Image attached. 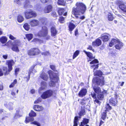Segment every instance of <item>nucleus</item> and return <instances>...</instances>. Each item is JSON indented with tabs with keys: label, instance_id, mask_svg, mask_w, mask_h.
I'll return each mask as SVG.
<instances>
[{
	"label": "nucleus",
	"instance_id": "46",
	"mask_svg": "<svg viewBox=\"0 0 126 126\" xmlns=\"http://www.w3.org/2000/svg\"><path fill=\"white\" fill-rule=\"evenodd\" d=\"M98 63V61L96 59H94L90 63V64H94L96 63Z\"/></svg>",
	"mask_w": 126,
	"mask_h": 126
},
{
	"label": "nucleus",
	"instance_id": "9",
	"mask_svg": "<svg viewBox=\"0 0 126 126\" xmlns=\"http://www.w3.org/2000/svg\"><path fill=\"white\" fill-rule=\"evenodd\" d=\"M15 63L14 62L13 60H9L6 61V64L8 66V71L9 72L12 70V66Z\"/></svg>",
	"mask_w": 126,
	"mask_h": 126
},
{
	"label": "nucleus",
	"instance_id": "23",
	"mask_svg": "<svg viewBox=\"0 0 126 126\" xmlns=\"http://www.w3.org/2000/svg\"><path fill=\"white\" fill-rule=\"evenodd\" d=\"M115 94H114V99H112L111 102V105H112L113 106H115L116 105L115 104H116L117 103V101L116 100V99L117 98V95L116 93H115Z\"/></svg>",
	"mask_w": 126,
	"mask_h": 126
},
{
	"label": "nucleus",
	"instance_id": "52",
	"mask_svg": "<svg viewBox=\"0 0 126 126\" xmlns=\"http://www.w3.org/2000/svg\"><path fill=\"white\" fill-rule=\"evenodd\" d=\"M41 99L39 98L36 100L34 102V104H37L41 102Z\"/></svg>",
	"mask_w": 126,
	"mask_h": 126
},
{
	"label": "nucleus",
	"instance_id": "10",
	"mask_svg": "<svg viewBox=\"0 0 126 126\" xmlns=\"http://www.w3.org/2000/svg\"><path fill=\"white\" fill-rule=\"evenodd\" d=\"M41 87L39 88L38 92L39 93H41L42 91L44 90L47 86L46 82L44 81H42L41 83Z\"/></svg>",
	"mask_w": 126,
	"mask_h": 126
},
{
	"label": "nucleus",
	"instance_id": "5",
	"mask_svg": "<svg viewBox=\"0 0 126 126\" xmlns=\"http://www.w3.org/2000/svg\"><path fill=\"white\" fill-rule=\"evenodd\" d=\"M25 17L27 19H29L36 16L35 12L31 10H26L24 12Z\"/></svg>",
	"mask_w": 126,
	"mask_h": 126
},
{
	"label": "nucleus",
	"instance_id": "8",
	"mask_svg": "<svg viewBox=\"0 0 126 126\" xmlns=\"http://www.w3.org/2000/svg\"><path fill=\"white\" fill-rule=\"evenodd\" d=\"M40 51L37 48H32L28 51V53L30 55H35L38 54Z\"/></svg>",
	"mask_w": 126,
	"mask_h": 126
},
{
	"label": "nucleus",
	"instance_id": "44",
	"mask_svg": "<svg viewBox=\"0 0 126 126\" xmlns=\"http://www.w3.org/2000/svg\"><path fill=\"white\" fill-rule=\"evenodd\" d=\"M41 2L43 3H50L51 1V0H40Z\"/></svg>",
	"mask_w": 126,
	"mask_h": 126
},
{
	"label": "nucleus",
	"instance_id": "17",
	"mask_svg": "<svg viewBox=\"0 0 126 126\" xmlns=\"http://www.w3.org/2000/svg\"><path fill=\"white\" fill-rule=\"evenodd\" d=\"M89 122L88 119L86 118L84 119L82 122L81 123L80 126H89L88 125H87Z\"/></svg>",
	"mask_w": 126,
	"mask_h": 126
},
{
	"label": "nucleus",
	"instance_id": "21",
	"mask_svg": "<svg viewBox=\"0 0 126 126\" xmlns=\"http://www.w3.org/2000/svg\"><path fill=\"white\" fill-rule=\"evenodd\" d=\"M119 7L123 12L126 13V5L124 3H121L119 5Z\"/></svg>",
	"mask_w": 126,
	"mask_h": 126
},
{
	"label": "nucleus",
	"instance_id": "34",
	"mask_svg": "<svg viewBox=\"0 0 126 126\" xmlns=\"http://www.w3.org/2000/svg\"><path fill=\"white\" fill-rule=\"evenodd\" d=\"M26 37L29 41L31 40L32 38L33 35L32 34H27L26 35Z\"/></svg>",
	"mask_w": 126,
	"mask_h": 126
},
{
	"label": "nucleus",
	"instance_id": "41",
	"mask_svg": "<svg viewBox=\"0 0 126 126\" xmlns=\"http://www.w3.org/2000/svg\"><path fill=\"white\" fill-rule=\"evenodd\" d=\"M97 98L99 100H102L103 98L104 95L102 94H98L97 95Z\"/></svg>",
	"mask_w": 126,
	"mask_h": 126
},
{
	"label": "nucleus",
	"instance_id": "62",
	"mask_svg": "<svg viewBox=\"0 0 126 126\" xmlns=\"http://www.w3.org/2000/svg\"><path fill=\"white\" fill-rule=\"evenodd\" d=\"M91 94L92 97L94 98H95L96 97V95L95 93H92Z\"/></svg>",
	"mask_w": 126,
	"mask_h": 126
},
{
	"label": "nucleus",
	"instance_id": "50",
	"mask_svg": "<svg viewBox=\"0 0 126 126\" xmlns=\"http://www.w3.org/2000/svg\"><path fill=\"white\" fill-rule=\"evenodd\" d=\"M98 64H94L91 66V68H94V69L96 68H97L98 67Z\"/></svg>",
	"mask_w": 126,
	"mask_h": 126
},
{
	"label": "nucleus",
	"instance_id": "20",
	"mask_svg": "<svg viewBox=\"0 0 126 126\" xmlns=\"http://www.w3.org/2000/svg\"><path fill=\"white\" fill-rule=\"evenodd\" d=\"M83 52L87 55V56L89 58V61H91V59H94L95 58L93 56V54L90 52H87L85 50L83 51Z\"/></svg>",
	"mask_w": 126,
	"mask_h": 126
},
{
	"label": "nucleus",
	"instance_id": "55",
	"mask_svg": "<svg viewBox=\"0 0 126 126\" xmlns=\"http://www.w3.org/2000/svg\"><path fill=\"white\" fill-rule=\"evenodd\" d=\"M9 37L10 39L12 40H14L16 39V38L11 34L10 35Z\"/></svg>",
	"mask_w": 126,
	"mask_h": 126
},
{
	"label": "nucleus",
	"instance_id": "13",
	"mask_svg": "<svg viewBox=\"0 0 126 126\" xmlns=\"http://www.w3.org/2000/svg\"><path fill=\"white\" fill-rule=\"evenodd\" d=\"M124 46L123 43L122 42L118 41L116 44L115 46L116 49L118 50H120Z\"/></svg>",
	"mask_w": 126,
	"mask_h": 126
},
{
	"label": "nucleus",
	"instance_id": "11",
	"mask_svg": "<svg viewBox=\"0 0 126 126\" xmlns=\"http://www.w3.org/2000/svg\"><path fill=\"white\" fill-rule=\"evenodd\" d=\"M101 43V40L97 38L92 42V45L94 47H97L100 46Z\"/></svg>",
	"mask_w": 126,
	"mask_h": 126
},
{
	"label": "nucleus",
	"instance_id": "12",
	"mask_svg": "<svg viewBox=\"0 0 126 126\" xmlns=\"http://www.w3.org/2000/svg\"><path fill=\"white\" fill-rule=\"evenodd\" d=\"M39 21L36 19H33L31 20L29 24L32 27L37 26L39 24Z\"/></svg>",
	"mask_w": 126,
	"mask_h": 126
},
{
	"label": "nucleus",
	"instance_id": "59",
	"mask_svg": "<svg viewBox=\"0 0 126 126\" xmlns=\"http://www.w3.org/2000/svg\"><path fill=\"white\" fill-rule=\"evenodd\" d=\"M3 75L2 69L0 68V76H2Z\"/></svg>",
	"mask_w": 126,
	"mask_h": 126
},
{
	"label": "nucleus",
	"instance_id": "53",
	"mask_svg": "<svg viewBox=\"0 0 126 126\" xmlns=\"http://www.w3.org/2000/svg\"><path fill=\"white\" fill-rule=\"evenodd\" d=\"M33 41L35 42H38L41 43L42 42V41L37 38H35L33 40Z\"/></svg>",
	"mask_w": 126,
	"mask_h": 126
},
{
	"label": "nucleus",
	"instance_id": "54",
	"mask_svg": "<svg viewBox=\"0 0 126 126\" xmlns=\"http://www.w3.org/2000/svg\"><path fill=\"white\" fill-rule=\"evenodd\" d=\"M22 116L21 115H20L19 114L17 113H16L14 116V118L16 119L17 118L20 117Z\"/></svg>",
	"mask_w": 126,
	"mask_h": 126
},
{
	"label": "nucleus",
	"instance_id": "16",
	"mask_svg": "<svg viewBox=\"0 0 126 126\" xmlns=\"http://www.w3.org/2000/svg\"><path fill=\"white\" fill-rule=\"evenodd\" d=\"M40 77L42 79L46 81H47L48 79L47 75L43 72L40 74Z\"/></svg>",
	"mask_w": 126,
	"mask_h": 126
},
{
	"label": "nucleus",
	"instance_id": "58",
	"mask_svg": "<svg viewBox=\"0 0 126 126\" xmlns=\"http://www.w3.org/2000/svg\"><path fill=\"white\" fill-rule=\"evenodd\" d=\"M19 69L18 68H16V69H15V74H16V75L17 74V72L19 71Z\"/></svg>",
	"mask_w": 126,
	"mask_h": 126
},
{
	"label": "nucleus",
	"instance_id": "38",
	"mask_svg": "<svg viewBox=\"0 0 126 126\" xmlns=\"http://www.w3.org/2000/svg\"><path fill=\"white\" fill-rule=\"evenodd\" d=\"M79 51L78 50H76L74 53L73 56V59H74L79 54Z\"/></svg>",
	"mask_w": 126,
	"mask_h": 126
},
{
	"label": "nucleus",
	"instance_id": "51",
	"mask_svg": "<svg viewBox=\"0 0 126 126\" xmlns=\"http://www.w3.org/2000/svg\"><path fill=\"white\" fill-rule=\"evenodd\" d=\"M101 118L103 120H104L106 117V114L105 112H103L102 113Z\"/></svg>",
	"mask_w": 126,
	"mask_h": 126
},
{
	"label": "nucleus",
	"instance_id": "29",
	"mask_svg": "<svg viewBox=\"0 0 126 126\" xmlns=\"http://www.w3.org/2000/svg\"><path fill=\"white\" fill-rule=\"evenodd\" d=\"M75 25L73 23H70L69 25V28L70 31H72L75 28Z\"/></svg>",
	"mask_w": 126,
	"mask_h": 126
},
{
	"label": "nucleus",
	"instance_id": "40",
	"mask_svg": "<svg viewBox=\"0 0 126 126\" xmlns=\"http://www.w3.org/2000/svg\"><path fill=\"white\" fill-rule=\"evenodd\" d=\"M17 81L16 79L14 80L13 82L9 86V87L10 88L13 87L15 86V85Z\"/></svg>",
	"mask_w": 126,
	"mask_h": 126
},
{
	"label": "nucleus",
	"instance_id": "6",
	"mask_svg": "<svg viewBox=\"0 0 126 126\" xmlns=\"http://www.w3.org/2000/svg\"><path fill=\"white\" fill-rule=\"evenodd\" d=\"M20 42L18 40H16L14 41L12 48V50L14 51L18 52L19 51L18 46L20 45Z\"/></svg>",
	"mask_w": 126,
	"mask_h": 126
},
{
	"label": "nucleus",
	"instance_id": "56",
	"mask_svg": "<svg viewBox=\"0 0 126 126\" xmlns=\"http://www.w3.org/2000/svg\"><path fill=\"white\" fill-rule=\"evenodd\" d=\"M50 67L51 69L55 71V68L54 66L53 65H50Z\"/></svg>",
	"mask_w": 126,
	"mask_h": 126
},
{
	"label": "nucleus",
	"instance_id": "60",
	"mask_svg": "<svg viewBox=\"0 0 126 126\" xmlns=\"http://www.w3.org/2000/svg\"><path fill=\"white\" fill-rule=\"evenodd\" d=\"M94 103L95 104L96 103H97L98 104H100V102L98 101L97 99H96L94 101Z\"/></svg>",
	"mask_w": 126,
	"mask_h": 126
},
{
	"label": "nucleus",
	"instance_id": "31",
	"mask_svg": "<svg viewBox=\"0 0 126 126\" xmlns=\"http://www.w3.org/2000/svg\"><path fill=\"white\" fill-rule=\"evenodd\" d=\"M119 40L117 39V40L113 39L111 41V47H112L113 45H114L115 44L117 43L118 42V41H119Z\"/></svg>",
	"mask_w": 126,
	"mask_h": 126
},
{
	"label": "nucleus",
	"instance_id": "15",
	"mask_svg": "<svg viewBox=\"0 0 126 126\" xmlns=\"http://www.w3.org/2000/svg\"><path fill=\"white\" fill-rule=\"evenodd\" d=\"M87 92V91L86 89L85 88L82 89L79 93V96L80 97H82L86 94Z\"/></svg>",
	"mask_w": 126,
	"mask_h": 126
},
{
	"label": "nucleus",
	"instance_id": "48",
	"mask_svg": "<svg viewBox=\"0 0 126 126\" xmlns=\"http://www.w3.org/2000/svg\"><path fill=\"white\" fill-rule=\"evenodd\" d=\"M88 102V100H82L81 102V104L84 105H86Z\"/></svg>",
	"mask_w": 126,
	"mask_h": 126
},
{
	"label": "nucleus",
	"instance_id": "39",
	"mask_svg": "<svg viewBox=\"0 0 126 126\" xmlns=\"http://www.w3.org/2000/svg\"><path fill=\"white\" fill-rule=\"evenodd\" d=\"M64 11V10L63 8H60L58 11V13L60 15L63 14Z\"/></svg>",
	"mask_w": 126,
	"mask_h": 126
},
{
	"label": "nucleus",
	"instance_id": "45",
	"mask_svg": "<svg viewBox=\"0 0 126 126\" xmlns=\"http://www.w3.org/2000/svg\"><path fill=\"white\" fill-rule=\"evenodd\" d=\"M3 69L4 71H5L6 72L4 73L5 75H7L8 74V72H9L8 71V70H7V68L6 67H3Z\"/></svg>",
	"mask_w": 126,
	"mask_h": 126
},
{
	"label": "nucleus",
	"instance_id": "18",
	"mask_svg": "<svg viewBox=\"0 0 126 126\" xmlns=\"http://www.w3.org/2000/svg\"><path fill=\"white\" fill-rule=\"evenodd\" d=\"M51 35L52 36H55L57 33V31L55 28L54 27H52L51 28Z\"/></svg>",
	"mask_w": 126,
	"mask_h": 126
},
{
	"label": "nucleus",
	"instance_id": "7",
	"mask_svg": "<svg viewBox=\"0 0 126 126\" xmlns=\"http://www.w3.org/2000/svg\"><path fill=\"white\" fill-rule=\"evenodd\" d=\"M53 94V91L51 90H47L43 93L41 96V97L45 99L51 96Z\"/></svg>",
	"mask_w": 126,
	"mask_h": 126
},
{
	"label": "nucleus",
	"instance_id": "25",
	"mask_svg": "<svg viewBox=\"0 0 126 126\" xmlns=\"http://www.w3.org/2000/svg\"><path fill=\"white\" fill-rule=\"evenodd\" d=\"M7 38L6 36H3L0 38V42L2 44L6 42L7 41Z\"/></svg>",
	"mask_w": 126,
	"mask_h": 126
},
{
	"label": "nucleus",
	"instance_id": "35",
	"mask_svg": "<svg viewBox=\"0 0 126 126\" xmlns=\"http://www.w3.org/2000/svg\"><path fill=\"white\" fill-rule=\"evenodd\" d=\"M105 108L106 109L105 110L106 112H107V111H109L110 110V104L109 103H107L106 106Z\"/></svg>",
	"mask_w": 126,
	"mask_h": 126
},
{
	"label": "nucleus",
	"instance_id": "2",
	"mask_svg": "<svg viewBox=\"0 0 126 126\" xmlns=\"http://www.w3.org/2000/svg\"><path fill=\"white\" fill-rule=\"evenodd\" d=\"M48 31L47 28L44 26L42 27L41 30L37 34H35L36 36L39 37L44 38L47 40L50 39V36L48 34Z\"/></svg>",
	"mask_w": 126,
	"mask_h": 126
},
{
	"label": "nucleus",
	"instance_id": "32",
	"mask_svg": "<svg viewBox=\"0 0 126 126\" xmlns=\"http://www.w3.org/2000/svg\"><path fill=\"white\" fill-rule=\"evenodd\" d=\"M68 1H71V2L73 0H67ZM65 2L64 0H58V3L59 5H63L64 4Z\"/></svg>",
	"mask_w": 126,
	"mask_h": 126
},
{
	"label": "nucleus",
	"instance_id": "26",
	"mask_svg": "<svg viewBox=\"0 0 126 126\" xmlns=\"http://www.w3.org/2000/svg\"><path fill=\"white\" fill-rule=\"evenodd\" d=\"M93 89L95 93L99 94L101 92L100 88L98 86H95L93 87Z\"/></svg>",
	"mask_w": 126,
	"mask_h": 126
},
{
	"label": "nucleus",
	"instance_id": "19",
	"mask_svg": "<svg viewBox=\"0 0 126 126\" xmlns=\"http://www.w3.org/2000/svg\"><path fill=\"white\" fill-rule=\"evenodd\" d=\"M33 108L35 110L38 111L42 110L43 109L42 106L37 105L34 106Z\"/></svg>",
	"mask_w": 126,
	"mask_h": 126
},
{
	"label": "nucleus",
	"instance_id": "57",
	"mask_svg": "<svg viewBox=\"0 0 126 126\" xmlns=\"http://www.w3.org/2000/svg\"><path fill=\"white\" fill-rule=\"evenodd\" d=\"M87 49L90 50H92L93 52H94V50L93 49L92 47L91 46H89Z\"/></svg>",
	"mask_w": 126,
	"mask_h": 126
},
{
	"label": "nucleus",
	"instance_id": "47",
	"mask_svg": "<svg viewBox=\"0 0 126 126\" xmlns=\"http://www.w3.org/2000/svg\"><path fill=\"white\" fill-rule=\"evenodd\" d=\"M31 124L36 125L37 126H40V124L37 122L34 121L31 123Z\"/></svg>",
	"mask_w": 126,
	"mask_h": 126
},
{
	"label": "nucleus",
	"instance_id": "14",
	"mask_svg": "<svg viewBox=\"0 0 126 126\" xmlns=\"http://www.w3.org/2000/svg\"><path fill=\"white\" fill-rule=\"evenodd\" d=\"M52 6L51 5H48L45 7L44 11L45 13H48L52 11Z\"/></svg>",
	"mask_w": 126,
	"mask_h": 126
},
{
	"label": "nucleus",
	"instance_id": "36",
	"mask_svg": "<svg viewBox=\"0 0 126 126\" xmlns=\"http://www.w3.org/2000/svg\"><path fill=\"white\" fill-rule=\"evenodd\" d=\"M29 115L33 117L36 116V114L33 111L31 110V112L29 113Z\"/></svg>",
	"mask_w": 126,
	"mask_h": 126
},
{
	"label": "nucleus",
	"instance_id": "24",
	"mask_svg": "<svg viewBox=\"0 0 126 126\" xmlns=\"http://www.w3.org/2000/svg\"><path fill=\"white\" fill-rule=\"evenodd\" d=\"M29 116V117H27L26 118L25 122L26 124L29 123L30 121H32L34 120L33 117L31 116Z\"/></svg>",
	"mask_w": 126,
	"mask_h": 126
},
{
	"label": "nucleus",
	"instance_id": "42",
	"mask_svg": "<svg viewBox=\"0 0 126 126\" xmlns=\"http://www.w3.org/2000/svg\"><path fill=\"white\" fill-rule=\"evenodd\" d=\"M117 53L114 51H112L111 53V56L114 58H115L117 56Z\"/></svg>",
	"mask_w": 126,
	"mask_h": 126
},
{
	"label": "nucleus",
	"instance_id": "3",
	"mask_svg": "<svg viewBox=\"0 0 126 126\" xmlns=\"http://www.w3.org/2000/svg\"><path fill=\"white\" fill-rule=\"evenodd\" d=\"M94 75L95 76H99V78H96L95 79H94L93 80V81L94 82L95 81L96 83L98 85L102 86L104 84V78L102 75V73L100 70L97 71L94 73Z\"/></svg>",
	"mask_w": 126,
	"mask_h": 126
},
{
	"label": "nucleus",
	"instance_id": "4",
	"mask_svg": "<svg viewBox=\"0 0 126 126\" xmlns=\"http://www.w3.org/2000/svg\"><path fill=\"white\" fill-rule=\"evenodd\" d=\"M48 72L51 80L49 83V85L51 87H53L55 85V82L58 81V77L53 71L51 70H49Z\"/></svg>",
	"mask_w": 126,
	"mask_h": 126
},
{
	"label": "nucleus",
	"instance_id": "37",
	"mask_svg": "<svg viewBox=\"0 0 126 126\" xmlns=\"http://www.w3.org/2000/svg\"><path fill=\"white\" fill-rule=\"evenodd\" d=\"M78 119L77 117H75L74 121V125L73 126H77L78 124L77 122Z\"/></svg>",
	"mask_w": 126,
	"mask_h": 126
},
{
	"label": "nucleus",
	"instance_id": "64",
	"mask_svg": "<svg viewBox=\"0 0 126 126\" xmlns=\"http://www.w3.org/2000/svg\"><path fill=\"white\" fill-rule=\"evenodd\" d=\"M75 34L76 36H77L78 34V32L77 29H76L75 31Z\"/></svg>",
	"mask_w": 126,
	"mask_h": 126
},
{
	"label": "nucleus",
	"instance_id": "63",
	"mask_svg": "<svg viewBox=\"0 0 126 126\" xmlns=\"http://www.w3.org/2000/svg\"><path fill=\"white\" fill-rule=\"evenodd\" d=\"M47 20V19L45 18H42V23H43V22L44 21L45 22V21Z\"/></svg>",
	"mask_w": 126,
	"mask_h": 126
},
{
	"label": "nucleus",
	"instance_id": "1",
	"mask_svg": "<svg viewBox=\"0 0 126 126\" xmlns=\"http://www.w3.org/2000/svg\"><path fill=\"white\" fill-rule=\"evenodd\" d=\"M76 5V7H74L73 8L72 14H74L76 18L83 19L85 18V16H81L80 15L85 11L86 8L85 5L82 2H77Z\"/></svg>",
	"mask_w": 126,
	"mask_h": 126
},
{
	"label": "nucleus",
	"instance_id": "33",
	"mask_svg": "<svg viewBox=\"0 0 126 126\" xmlns=\"http://www.w3.org/2000/svg\"><path fill=\"white\" fill-rule=\"evenodd\" d=\"M23 27L24 29L27 31H28L30 28V26L27 23L24 24L23 26Z\"/></svg>",
	"mask_w": 126,
	"mask_h": 126
},
{
	"label": "nucleus",
	"instance_id": "28",
	"mask_svg": "<svg viewBox=\"0 0 126 126\" xmlns=\"http://www.w3.org/2000/svg\"><path fill=\"white\" fill-rule=\"evenodd\" d=\"M17 19L18 22H21L24 21V18L22 16L19 15L17 17Z\"/></svg>",
	"mask_w": 126,
	"mask_h": 126
},
{
	"label": "nucleus",
	"instance_id": "49",
	"mask_svg": "<svg viewBox=\"0 0 126 126\" xmlns=\"http://www.w3.org/2000/svg\"><path fill=\"white\" fill-rule=\"evenodd\" d=\"M64 19L63 17H60L59 19V21L61 23H63L64 22Z\"/></svg>",
	"mask_w": 126,
	"mask_h": 126
},
{
	"label": "nucleus",
	"instance_id": "43",
	"mask_svg": "<svg viewBox=\"0 0 126 126\" xmlns=\"http://www.w3.org/2000/svg\"><path fill=\"white\" fill-rule=\"evenodd\" d=\"M13 104L12 102H10L8 104V106L9 107H8L9 110H12L13 109Z\"/></svg>",
	"mask_w": 126,
	"mask_h": 126
},
{
	"label": "nucleus",
	"instance_id": "30",
	"mask_svg": "<svg viewBox=\"0 0 126 126\" xmlns=\"http://www.w3.org/2000/svg\"><path fill=\"white\" fill-rule=\"evenodd\" d=\"M33 68V67H31L29 69V71L28 73V77H26L25 78L27 79V81H28L29 80L30 77V75L31 73L32 72V69Z\"/></svg>",
	"mask_w": 126,
	"mask_h": 126
},
{
	"label": "nucleus",
	"instance_id": "61",
	"mask_svg": "<svg viewBox=\"0 0 126 126\" xmlns=\"http://www.w3.org/2000/svg\"><path fill=\"white\" fill-rule=\"evenodd\" d=\"M42 54H44L45 55H47L49 54V52L48 51H46V52L44 53H42Z\"/></svg>",
	"mask_w": 126,
	"mask_h": 126
},
{
	"label": "nucleus",
	"instance_id": "27",
	"mask_svg": "<svg viewBox=\"0 0 126 126\" xmlns=\"http://www.w3.org/2000/svg\"><path fill=\"white\" fill-rule=\"evenodd\" d=\"M101 38L103 42H106L108 40V37L107 35H102L101 36Z\"/></svg>",
	"mask_w": 126,
	"mask_h": 126
},
{
	"label": "nucleus",
	"instance_id": "22",
	"mask_svg": "<svg viewBox=\"0 0 126 126\" xmlns=\"http://www.w3.org/2000/svg\"><path fill=\"white\" fill-rule=\"evenodd\" d=\"M32 6L30 5V2L29 0H26L24 2V7L26 8H31Z\"/></svg>",
	"mask_w": 126,
	"mask_h": 126
}]
</instances>
